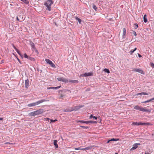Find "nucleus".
I'll use <instances>...</instances> for the list:
<instances>
[{
	"label": "nucleus",
	"mask_w": 154,
	"mask_h": 154,
	"mask_svg": "<svg viewBox=\"0 0 154 154\" xmlns=\"http://www.w3.org/2000/svg\"><path fill=\"white\" fill-rule=\"evenodd\" d=\"M83 123H86V124H88V121H84Z\"/></svg>",
	"instance_id": "nucleus-36"
},
{
	"label": "nucleus",
	"mask_w": 154,
	"mask_h": 154,
	"mask_svg": "<svg viewBox=\"0 0 154 154\" xmlns=\"http://www.w3.org/2000/svg\"><path fill=\"white\" fill-rule=\"evenodd\" d=\"M133 34L135 36H136V35H137L136 32L135 31H134V32H133Z\"/></svg>",
	"instance_id": "nucleus-37"
},
{
	"label": "nucleus",
	"mask_w": 154,
	"mask_h": 154,
	"mask_svg": "<svg viewBox=\"0 0 154 154\" xmlns=\"http://www.w3.org/2000/svg\"><path fill=\"white\" fill-rule=\"evenodd\" d=\"M93 75V73L92 72H90L88 73H85L84 74L82 75L83 76H92Z\"/></svg>",
	"instance_id": "nucleus-10"
},
{
	"label": "nucleus",
	"mask_w": 154,
	"mask_h": 154,
	"mask_svg": "<svg viewBox=\"0 0 154 154\" xmlns=\"http://www.w3.org/2000/svg\"><path fill=\"white\" fill-rule=\"evenodd\" d=\"M143 21L145 23H146L147 21V19L146 17V14L144 15L143 16Z\"/></svg>",
	"instance_id": "nucleus-16"
},
{
	"label": "nucleus",
	"mask_w": 154,
	"mask_h": 154,
	"mask_svg": "<svg viewBox=\"0 0 154 154\" xmlns=\"http://www.w3.org/2000/svg\"><path fill=\"white\" fill-rule=\"evenodd\" d=\"M103 71L105 72H106L107 73H109L110 72V71H109V70L108 69H103Z\"/></svg>",
	"instance_id": "nucleus-20"
},
{
	"label": "nucleus",
	"mask_w": 154,
	"mask_h": 154,
	"mask_svg": "<svg viewBox=\"0 0 154 154\" xmlns=\"http://www.w3.org/2000/svg\"><path fill=\"white\" fill-rule=\"evenodd\" d=\"M19 17L20 18H21V19H22L23 18V17H21L20 15L19 16Z\"/></svg>",
	"instance_id": "nucleus-46"
},
{
	"label": "nucleus",
	"mask_w": 154,
	"mask_h": 154,
	"mask_svg": "<svg viewBox=\"0 0 154 154\" xmlns=\"http://www.w3.org/2000/svg\"><path fill=\"white\" fill-rule=\"evenodd\" d=\"M135 109L140 110L142 112H150L151 111L148 109H146L145 108L141 107L138 105H136L134 107Z\"/></svg>",
	"instance_id": "nucleus-2"
},
{
	"label": "nucleus",
	"mask_w": 154,
	"mask_h": 154,
	"mask_svg": "<svg viewBox=\"0 0 154 154\" xmlns=\"http://www.w3.org/2000/svg\"><path fill=\"white\" fill-rule=\"evenodd\" d=\"M93 115H91L90 116V118H93Z\"/></svg>",
	"instance_id": "nucleus-43"
},
{
	"label": "nucleus",
	"mask_w": 154,
	"mask_h": 154,
	"mask_svg": "<svg viewBox=\"0 0 154 154\" xmlns=\"http://www.w3.org/2000/svg\"><path fill=\"white\" fill-rule=\"evenodd\" d=\"M69 82H71L72 83H78L79 81L77 80H70L69 81Z\"/></svg>",
	"instance_id": "nucleus-13"
},
{
	"label": "nucleus",
	"mask_w": 154,
	"mask_h": 154,
	"mask_svg": "<svg viewBox=\"0 0 154 154\" xmlns=\"http://www.w3.org/2000/svg\"><path fill=\"white\" fill-rule=\"evenodd\" d=\"M57 141L56 140L54 141V145L55 146L56 148H57L58 147V145L57 143Z\"/></svg>",
	"instance_id": "nucleus-15"
},
{
	"label": "nucleus",
	"mask_w": 154,
	"mask_h": 154,
	"mask_svg": "<svg viewBox=\"0 0 154 154\" xmlns=\"http://www.w3.org/2000/svg\"><path fill=\"white\" fill-rule=\"evenodd\" d=\"M92 149V147H88L85 148V150H89L91 149Z\"/></svg>",
	"instance_id": "nucleus-29"
},
{
	"label": "nucleus",
	"mask_w": 154,
	"mask_h": 154,
	"mask_svg": "<svg viewBox=\"0 0 154 154\" xmlns=\"http://www.w3.org/2000/svg\"><path fill=\"white\" fill-rule=\"evenodd\" d=\"M137 49V48H134V49L133 50H131L130 52V54H132L133 53V52L135 51Z\"/></svg>",
	"instance_id": "nucleus-21"
},
{
	"label": "nucleus",
	"mask_w": 154,
	"mask_h": 154,
	"mask_svg": "<svg viewBox=\"0 0 154 154\" xmlns=\"http://www.w3.org/2000/svg\"><path fill=\"white\" fill-rule=\"evenodd\" d=\"M140 145V143H134L133 145V147L130 150L133 151L135 149H136L138 147V145Z\"/></svg>",
	"instance_id": "nucleus-9"
},
{
	"label": "nucleus",
	"mask_w": 154,
	"mask_h": 154,
	"mask_svg": "<svg viewBox=\"0 0 154 154\" xmlns=\"http://www.w3.org/2000/svg\"><path fill=\"white\" fill-rule=\"evenodd\" d=\"M151 101H152L151 100V99H150L149 100H147L146 101H143V102H142V103H148V102H150Z\"/></svg>",
	"instance_id": "nucleus-23"
},
{
	"label": "nucleus",
	"mask_w": 154,
	"mask_h": 154,
	"mask_svg": "<svg viewBox=\"0 0 154 154\" xmlns=\"http://www.w3.org/2000/svg\"><path fill=\"white\" fill-rule=\"evenodd\" d=\"M51 122H55L56 121H57V119H55V120H52V119H51Z\"/></svg>",
	"instance_id": "nucleus-33"
},
{
	"label": "nucleus",
	"mask_w": 154,
	"mask_h": 154,
	"mask_svg": "<svg viewBox=\"0 0 154 154\" xmlns=\"http://www.w3.org/2000/svg\"><path fill=\"white\" fill-rule=\"evenodd\" d=\"M12 46L13 48H14V49H15V50L16 51V49H18L17 48H16V47H15V46L14 45H12Z\"/></svg>",
	"instance_id": "nucleus-34"
},
{
	"label": "nucleus",
	"mask_w": 154,
	"mask_h": 154,
	"mask_svg": "<svg viewBox=\"0 0 154 154\" xmlns=\"http://www.w3.org/2000/svg\"><path fill=\"white\" fill-rule=\"evenodd\" d=\"M21 1L23 2L26 4H29V2L28 0H20Z\"/></svg>",
	"instance_id": "nucleus-19"
},
{
	"label": "nucleus",
	"mask_w": 154,
	"mask_h": 154,
	"mask_svg": "<svg viewBox=\"0 0 154 154\" xmlns=\"http://www.w3.org/2000/svg\"><path fill=\"white\" fill-rule=\"evenodd\" d=\"M93 122V121H88V123H92Z\"/></svg>",
	"instance_id": "nucleus-45"
},
{
	"label": "nucleus",
	"mask_w": 154,
	"mask_h": 154,
	"mask_svg": "<svg viewBox=\"0 0 154 154\" xmlns=\"http://www.w3.org/2000/svg\"><path fill=\"white\" fill-rule=\"evenodd\" d=\"M133 71H135V72H138L140 73H141L143 74H144V73L143 72V71L141 69H137V68H135L134 69Z\"/></svg>",
	"instance_id": "nucleus-8"
},
{
	"label": "nucleus",
	"mask_w": 154,
	"mask_h": 154,
	"mask_svg": "<svg viewBox=\"0 0 154 154\" xmlns=\"http://www.w3.org/2000/svg\"><path fill=\"white\" fill-rule=\"evenodd\" d=\"M151 66L154 68V64L153 63H151Z\"/></svg>",
	"instance_id": "nucleus-38"
},
{
	"label": "nucleus",
	"mask_w": 154,
	"mask_h": 154,
	"mask_svg": "<svg viewBox=\"0 0 154 154\" xmlns=\"http://www.w3.org/2000/svg\"><path fill=\"white\" fill-rule=\"evenodd\" d=\"M30 45L32 48L35 49V46L34 43L32 42H30Z\"/></svg>",
	"instance_id": "nucleus-18"
},
{
	"label": "nucleus",
	"mask_w": 154,
	"mask_h": 154,
	"mask_svg": "<svg viewBox=\"0 0 154 154\" xmlns=\"http://www.w3.org/2000/svg\"><path fill=\"white\" fill-rule=\"evenodd\" d=\"M75 150H79V149H82L83 150H85V148H82V149H79L78 148H75Z\"/></svg>",
	"instance_id": "nucleus-30"
},
{
	"label": "nucleus",
	"mask_w": 154,
	"mask_h": 154,
	"mask_svg": "<svg viewBox=\"0 0 154 154\" xmlns=\"http://www.w3.org/2000/svg\"><path fill=\"white\" fill-rule=\"evenodd\" d=\"M92 7L96 11H97V8L96 7V5L94 4H93Z\"/></svg>",
	"instance_id": "nucleus-25"
},
{
	"label": "nucleus",
	"mask_w": 154,
	"mask_h": 154,
	"mask_svg": "<svg viewBox=\"0 0 154 154\" xmlns=\"http://www.w3.org/2000/svg\"><path fill=\"white\" fill-rule=\"evenodd\" d=\"M119 140V139H115V138H112V139L111 140H108L107 142V143H109L110 141H118Z\"/></svg>",
	"instance_id": "nucleus-17"
},
{
	"label": "nucleus",
	"mask_w": 154,
	"mask_h": 154,
	"mask_svg": "<svg viewBox=\"0 0 154 154\" xmlns=\"http://www.w3.org/2000/svg\"><path fill=\"white\" fill-rule=\"evenodd\" d=\"M142 93H138L137 94V95H142Z\"/></svg>",
	"instance_id": "nucleus-42"
},
{
	"label": "nucleus",
	"mask_w": 154,
	"mask_h": 154,
	"mask_svg": "<svg viewBox=\"0 0 154 154\" xmlns=\"http://www.w3.org/2000/svg\"><path fill=\"white\" fill-rule=\"evenodd\" d=\"M16 51L20 56L21 57L22 56V55L21 54L20 52L18 49H16Z\"/></svg>",
	"instance_id": "nucleus-26"
},
{
	"label": "nucleus",
	"mask_w": 154,
	"mask_h": 154,
	"mask_svg": "<svg viewBox=\"0 0 154 154\" xmlns=\"http://www.w3.org/2000/svg\"><path fill=\"white\" fill-rule=\"evenodd\" d=\"M27 59L30 60H34V59L33 58L30 57H28V58Z\"/></svg>",
	"instance_id": "nucleus-28"
},
{
	"label": "nucleus",
	"mask_w": 154,
	"mask_h": 154,
	"mask_svg": "<svg viewBox=\"0 0 154 154\" xmlns=\"http://www.w3.org/2000/svg\"><path fill=\"white\" fill-rule=\"evenodd\" d=\"M151 99L152 101V100H154V97L151 98Z\"/></svg>",
	"instance_id": "nucleus-48"
},
{
	"label": "nucleus",
	"mask_w": 154,
	"mask_h": 154,
	"mask_svg": "<svg viewBox=\"0 0 154 154\" xmlns=\"http://www.w3.org/2000/svg\"><path fill=\"white\" fill-rule=\"evenodd\" d=\"M142 94L144 95H148V94L146 92H142Z\"/></svg>",
	"instance_id": "nucleus-32"
},
{
	"label": "nucleus",
	"mask_w": 154,
	"mask_h": 154,
	"mask_svg": "<svg viewBox=\"0 0 154 154\" xmlns=\"http://www.w3.org/2000/svg\"><path fill=\"white\" fill-rule=\"evenodd\" d=\"M46 101V100L45 99L42 100H41L29 104L27 105V106L29 107L35 106L41 103H42Z\"/></svg>",
	"instance_id": "nucleus-3"
},
{
	"label": "nucleus",
	"mask_w": 154,
	"mask_h": 154,
	"mask_svg": "<svg viewBox=\"0 0 154 154\" xmlns=\"http://www.w3.org/2000/svg\"><path fill=\"white\" fill-rule=\"evenodd\" d=\"M134 28L135 29H137L138 27V25L136 23L134 24Z\"/></svg>",
	"instance_id": "nucleus-27"
},
{
	"label": "nucleus",
	"mask_w": 154,
	"mask_h": 154,
	"mask_svg": "<svg viewBox=\"0 0 154 154\" xmlns=\"http://www.w3.org/2000/svg\"><path fill=\"white\" fill-rule=\"evenodd\" d=\"M82 106H77L76 107L77 108H76V109H78L80 108H81Z\"/></svg>",
	"instance_id": "nucleus-35"
},
{
	"label": "nucleus",
	"mask_w": 154,
	"mask_h": 154,
	"mask_svg": "<svg viewBox=\"0 0 154 154\" xmlns=\"http://www.w3.org/2000/svg\"><path fill=\"white\" fill-rule=\"evenodd\" d=\"M45 61L48 63L52 67L55 68L56 67L55 65L49 59H45Z\"/></svg>",
	"instance_id": "nucleus-6"
},
{
	"label": "nucleus",
	"mask_w": 154,
	"mask_h": 154,
	"mask_svg": "<svg viewBox=\"0 0 154 154\" xmlns=\"http://www.w3.org/2000/svg\"><path fill=\"white\" fill-rule=\"evenodd\" d=\"M151 101H152L151 100V99H150L149 100H147L146 101H143V102H142V103H148V102H150Z\"/></svg>",
	"instance_id": "nucleus-24"
},
{
	"label": "nucleus",
	"mask_w": 154,
	"mask_h": 154,
	"mask_svg": "<svg viewBox=\"0 0 154 154\" xmlns=\"http://www.w3.org/2000/svg\"><path fill=\"white\" fill-rule=\"evenodd\" d=\"M42 110L39 109L37 111H35L34 112H30L29 114L31 116H34L38 115L42 113Z\"/></svg>",
	"instance_id": "nucleus-4"
},
{
	"label": "nucleus",
	"mask_w": 154,
	"mask_h": 154,
	"mask_svg": "<svg viewBox=\"0 0 154 154\" xmlns=\"http://www.w3.org/2000/svg\"><path fill=\"white\" fill-rule=\"evenodd\" d=\"M57 79L59 81H61L65 83H67L69 82L68 79L64 78L63 77H59L57 78Z\"/></svg>",
	"instance_id": "nucleus-7"
},
{
	"label": "nucleus",
	"mask_w": 154,
	"mask_h": 154,
	"mask_svg": "<svg viewBox=\"0 0 154 154\" xmlns=\"http://www.w3.org/2000/svg\"><path fill=\"white\" fill-rule=\"evenodd\" d=\"M61 87V86L60 85V86L57 87H48L47 88V89L48 90L50 89H57L60 88Z\"/></svg>",
	"instance_id": "nucleus-11"
},
{
	"label": "nucleus",
	"mask_w": 154,
	"mask_h": 154,
	"mask_svg": "<svg viewBox=\"0 0 154 154\" xmlns=\"http://www.w3.org/2000/svg\"><path fill=\"white\" fill-rule=\"evenodd\" d=\"M17 20L18 21H19V20H20L18 18V17L17 16Z\"/></svg>",
	"instance_id": "nucleus-47"
},
{
	"label": "nucleus",
	"mask_w": 154,
	"mask_h": 154,
	"mask_svg": "<svg viewBox=\"0 0 154 154\" xmlns=\"http://www.w3.org/2000/svg\"><path fill=\"white\" fill-rule=\"evenodd\" d=\"M3 119L2 118H0V120H3Z\"/></svg>",
	"instance_id": "nucleus-50"
},
{
	"label": "nucleus",
	"mask_w": 154,
	"mask_h": 154,
	"mask_svg": "<svg viewBox=\"0 0 154 154\" xmlns=\"http://www.w3.org/2000/svg\"><path fill=\"white\" fill-rule=\"evenodd\" d=\"M75 19L77 20H78L79 23H81V20L78 17H76Z\"/></svg>",
	"instance_id": "nucleus-22"
},
{
	"label": "nucleus",
	"mask_w": 154,
	"mask_h": 154,
	"mask_svg": "<svg viewBox=\"0 0 154 154\" xmlns=\"http://www.w3.org/2000/svg\"><path fill=\"white\" fill-rule=\"evenodd\" d=\"M6 143V144H8V143L10 144V143Z\"/></svg>",
	"instance_id": "nucleus-51"
},
{
	"label": "nucleus",
	"mask_w": 154,
	"mask_h": 154,
	"mask_svg": "<svg viewBox=\"0 0 154 154\" xmlns=\"http://www.w3.org/2000/svg\"><path fill=\"white\" fill-rule=\"evenodd\" d=\"M138 55L139 57H142L141 55L139 54H138Z\"/></svg>",
	"instance_id": "nucleus-44"
},
{
	"label": "nucleus",
	"mask_w": 154,
	"mask_h": 154,
	"mask_svg": "<svg viewBox=\"0 0 154 154\" xmlns=\"http://www.w3.org/2000/svg\"><path fill=\"white\" fill-rule=\"evenodd\" d=\"M126 30L125 28L123 29V32L122 34V37L123 38L125 37V35L126 34Z\"/></svg>",
	"instance_id": "nucleus-12"
},
{
	"label": "nucleus",
	"mask_w": 154,
	"mask_h": 154,
	"mask_svg": "<svg viewBox=\"0 0 154 154\" xmlns=\"http://www.w3.org/2000/svg\"><path fill=\"white\" fill-rule=\"evenodd\" d=\"M84 121H78L77 122H82V123H83V122Z\"/></svg>",
	"instance_id": "nucleus-41"
},
{
	"label": "nucleus",
	"mask_w": 154,
	"mask_h": 154,
	"mask_svg": "<svg viewBox=\"0 0 154 154\" xmlns=\"http://www.w3.org/2000/svg\"><path fill=\"white\" fill-rule=\"evenodd\" d=\"M150 124L148 123H141V122H133L132 124L133 125H148Z\"/></svg>",
	"instance_id": "nucleus-5"
},
{
	"label": "nucleus",
	"mask_w": 154,
	"mask_h": 154,
	"mask_svg": "<svg viewBox=\"0 0 154 154\" xmlns=\"http://www.w3.org/2000/svg\"><path fill=\"white\" fill-rule=\"evenodd\" d=\"M81 127H82V128H88L87 127H85V126H81Z\"/></svg>",
	"instance_id": "nucleus-39"
},
{
	"label": "nucleus",
	"mask_w": 154,
	"mask_h": 154,
	"mask_svg": "<svg viewBox=\"0 0 154 154\" xmlns=\"http://www.w3.org/2000/svg\"><path fill=\"white\" fill-rule=\"evenodd\" d=\"M93 118H94V119H95L96 120H97V117H96V116H93Z\"/></svg>",
	"instance_id": "nucleus-40"
},
{
	"label": "nucleus",
	"mask_w": 154,
	"mask_h": 154,
	"mask_svg": "<svg viewBox=\"0 0 154 154\" xmlns=\"http://www.w3.org/2000/svg\"><path fill=\"white\" fill-rule=\"evenodd\" d=\"M24 57L25 58H28V56H27V55L26 54V53H25L24 54Z\"/></svg>",
	"instance_id": "nucleus-31"
},
{
	"label": "nucleus",
	"mask_w": 154,
	"mask_h": 154,
	"mask_svg": "<svg viewBox=\"0 0 154 154\" xmlns=\"http://www.w3.org/2000/svg\"><path fill=\"white\" fill-rule=\"evenodd\" d=\"M29 80H27L25 81V87L26 88H27L29 86Z\"/></svg>",
	"instance_id": "nucleus-14"
},
{
	"label": "nucleus",
	"mask_w": 154,
	"mask_h": 154,
	"mask_svg": "<svg viewBox=\"0 0 154 154\" xmlns=\"http://www.w3.org/2000/svg\"><path fill=\"white\" fill-rule=\"evenodd\" d=\"M60 97H63V95L62 94H60Z\"/></svg>",
	"instance_id": "nucleus-49"
},
{
	"label": "nucleus",
	"mask_w": 154,
	"mask_h": 154,
	"mask_svg": "<svg viewBox=\"0 0 154 154\" xmlns=\"http://www.w3.org/2000/svg\"><path fill=\"white\" fill-rule=\"evenodd\" d=\"M54 3V1L52 0H47L45 2L44 5L46 6V8L49 11H51V6Z\"/></svg>",
	"instance_id": "nucleus-1"
}]
</instances>
